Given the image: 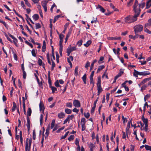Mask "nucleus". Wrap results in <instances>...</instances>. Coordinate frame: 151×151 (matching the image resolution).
<instances>
[{"label":"nucleus","mask_w":151,"mask_h":151,"mask_svg":"<svg viewBox=\"0 0 151 151\" xmlns=\"http://www.w3.org/2000/svg\"><path fill=\"white\" fill-rule=\"evenodd\" d=\"M121 38L120 37H113L110 38V39L111 40H120Z\"/></svg>","instance_id":"nucleus-42"},{"label":"nucleus","mask_w":151,"mask_h":151,"mask_svg":"<svg viewBox=\"0 0 151 151\" xmlns=\"http://www.w3.org/2000/svg\"><path fill=\"white\" fill-rule=\"evenodd\" d=\"M97 89L98 90V95H99L100 93L102 92L103 91L101 88V85H97Z\"/></svg>","instance_id":"nucleus-11"},{"label":"nucleus","mask_w":151,"mask_h":151,"mask_svg":"<svg viewBox=\"0 0 151 151\" xmlns=\"http://www.w3.org/2000/svg\"><path fill=\"white\" fill-rule=\"evenodd\" d=\"M42 60L40 59L39 58L38 61V63L39 65L40 66H41L42 65Z\"/></svg>","instance_id":"nucleus-55"},{"label":"nucleus","mask_w":151,"mask_h":151,"mask_svg":"<svg viewBox=\"0 0 151 151\" xmlns=\"http://www.w3.org/2000/svg\"><path fill=\"white\" fill-rule=\"evenodd\" d=\"M32 142V139H30L29 140L27 138L26 140L25 145V151H29Z\"/></svg>","instance_id":"nucleus-4"},{"label":"nucleus","mask_w":151,"mask_h":151,"mask_svg":"<svg viewBox=\"0 0 151 151\" xmlns=\"http://www.w3.org/2000/svg\"><path fill=\"white\" fill-rule=\"evenodd\" d=\"M105 67V66L104 65H101L99 66L97 71V73H99V72L100 71L102 70Z\"/></svg>","instance_id":"nucleus-16"},{"label":"nucleus","mask_w":151,"mask_h":151,"mask_svg":"<svg viewBox=\"0 0 151 151\" xmlns=\"http://www.w3.org/2000/svg\"><path fill=\"white\" fill-rule=\"evenodd\" d=\"M66 106L68 107L71 108L72 106V103L70 102L67 103L66 104Z\"/></svg>","instance_id":"nucleus-43"},{"label":"nucleus","mask_w":151,"mask_h":151,"mask_svg":"<svg viewBox=\"0 0 151 151\" xmlns=\"http://www.w3.org/2000/svg\"><path fill=\"white\" fill-rule=\"evenodd\" d=\"M59 37L60 40H63V38L64 36L63 35L60 34L59 35Z\"/></svg>","instance_id":"nucleus-54"},{"label":"nucleus","mask_w":151,"mask_h":151,"mask_svg":"<svg viewBox=\"0 0 151 151\" xmlns=\"http://www.w3.org/2000/svg\"><path fill=\"white\" fill-rule=\"evenodd\" d=\"M65 113L68 114H70L72 112L71 110L68 108L65 109Z\"/></svg>","instance_id":"nucleus-21"},{"label":"nucleus","mask_w":151,"mask_h":151,"mask_svg":"<svg viewBox=\"0 0 151 151\" xmlns=\"http://www.w3.org/2000/svg\"><path fill=\"white\" fill-rule=\"evenodd\" d=\"M148 79L147 78H146L143 80L141 82V84H143L148 81Z\"/></svg>","instance_id":"nucleus-53"},{"label":"nucleus","mask_w":151,"mask_h":151,"mask_svg":"<svg viewBox=\"0 0 151 151\" xmlns=\"http://www.w3.org/2000/svg\"><path fill=\"white\" fill-rule=\"evenodd\" d=\"M89 65L90 63L89 62H88L85 65V67L86 69H88V67L89 66Z\"/></svg>","instance_id":"nucleus-63"},{"label":"nucleus","mask_w":151,"mask_h":151,"mask_svg":"<svg viewBox=\"0 0 151 151\" xmlns=\"http://www.w3.org/2000/svg\"><path fill=\"white\" fill-rule=\"evenodd\" d=\"M50 88H51L52 90V93H54L56 91H57V88L55 87L52 86Z\"/></svg>","instance_id":"nucleus-26"},{"label":"nucleus","mask_w":151,"mask_h":151,"mask_svg":"<svg viewBox=\"0 0 151 151\" xmlns=\"http://www.w3.org/2000/svg\"><path fill=\"white\" fill-rule=\"evenodd\" d=\"M24 1H25V4L28 6L29 7L30 6V4L29 3L27 0H24Z\"/></svg>","instance_id":"nucleus-64"},{"label":"nucleus","mask_w":151,"mask_h":151,"mask_svg":"<svg viewBox=\"0 0 151 151\" xmlns=\"http://www.w3.org/2000/svg\"><path fill=\"white\" fill-rule=\"evenodd\" d=\"M147 87V86L146 85H144L142 86L141 88V91H143Z\"/></svg>","instance_id":"nucleus-51"},{"label":"nucleus","mask_w":151,"mask_h":151,"mask_svg":"<svg viewBox=\"0 0 151 151\" xmlns=\"http://www.w3.org/2000/svg\"><path fill=\"white\" fill-rule=\"evenodd\" d=\"M55 86L57 87H61L59 85V82L58 80L56 81L55 83Z\"/></svg>","instance_id":"nucleus-35"},{"label":"nucleus","mask_w":151,"mask_h":151,"mask_svg":"<svg viewBox=\"0 0 151 151\" xmlns=\"http://www.w3.org/2000/svg\"><path fill=\"white\" fill-rule=\"evenodd\" d=\"M65 115V114L62 112L58 114V117L60 119H62L63 118Z\"/></svg>","instance_id":"nucleus-12"},{"label":"nucleus","mask_w":151,"mask_h":151,"mask_svg":"<svg viewBox=\"0 0 151 151\" xmlns=\"http://www.w3.org/2000/svg\"><path fill=\"white\" fill-rule=\"evenodd\" d=\"M19 135H20V142L21 143H22L23 138H22V133L21 131H20Z\"/></svg>","instance_id":"nucleus-34"},{"label":"nucleus","mask_w":151,"mask_h":151,"mask_svg":"<svg viewBox=\"0 0 151 151\" xmlns=\"http://www.w3.org/2000/svg\"><path fill=\"white\" fill-rule=\"evenodd\" d=\"M73 105L77 108L81 106L80 103L78 100H74L73 101Z\"/></svg>","instance_id":"nucleus-6"},{"label":"nucleus","mask_w":151,"mask_h":151,"mask_svg":"<svg viewBox=\"0 0 151 151\" xmlns=\"http://www.w3.org/2000/svg\"><path fill=\"white\" fill-rule=\"evenodd\" d=\"M90 84H92L93 85V87L94 86V82L93 81V78H90Z\"/></svg>","instance_id":"nucleus-58"},{"label":"nucleus","mask_w":151,"mask_h":151,"mask_svg":"<svg viewBox=\"0 0 151 151\" xmlns=\"http://www.w3.org/2000/svg\"><path fill=\"white\" fill-rule=\"evenodd\" d=\"M131 122V120L128 122L127 126L126 128V130L127 131L129 130V129L130 128V125L132 123Z\"/></svg>","instance_id":"nucleus-22"},{"label":"nucleus","mask_w":151,"mask_h":151,"mask_svg":"<svg viewBox=\"0 0 151 151\" xmlns=\"http://www.w3.org/2000/svg\"><path fill=\"white\" fill-rule=\"evenodd\" d=\"M82 126V130L83 131L85 130L86 129V126L85 124H81Z\"/></svg>","instance_id":"nucleus-56"},{"label":"nucleus","mask_w":151,"mask_h":151,"mask_svg":"<svg viewBox=\"0 0 151 151\" xmlns=\"http://www.w3.org/2000/svg\"><path fill=\"white\" fill-rule=\"evenodd\" d=\"M70 119L68 116L67 117L66 119L64 121L63 124H65L67 123V122H69Z\"/></svg>","instance_id":"nucleus-40"},{"label":"nucleus","mask_w":151,"mask_h":151,"mask_svg":"<svg viewBox=\"0 0 151 151\" xmlns=\"http://www.w3.org/2000/svg\"><path fill=\"white\" fill-rule=\"evenodd\" d=\"M55 123V120H53L52 121L51 124L50 128L51 129H52L54 126Z\"/></svg>","instance_id":"nucleus-38"},{"label":"nucleus","mask_w":151,"mask_h":151,"mask_svg":"<svg viewBox=\"0 0 151 151\" xmlns=\"http://www.w3.org/2000/svg\"><path fill=\"white\" fill-rule=\"evenodd\" d=\"M43 115L42 114H41L40 117V125L41 126L43 122Z\"/></svg>","instance_id":"nucleus-31"},{"label":"nucleus","mask_w":151,"mask_h":151,"mask_svg":"<svg viewBox=\"0 0 151 151\" xmlns=\"http://www.w3.org/2000/svg\"><path fill=\"white\" fill-rule=\"evenodd\" d=\"M48 3L47 1H46L45 0L43 1L42 2V5L43 7H45L47 6V4Z\"/></svg>","instance_id":"nucleus-23"},{"label":"nucleus","mask_w":151,"mask_h":151,"mask_svg":"<svg viewBox=\"0 0 151 151\" xmlns=\"http://www.w3.org/2000/svg\"><path fill=\"white\" fill-rule=\"evenodd\" d=\"M82 40H79L77 42V44L79 46H80L82 45Z\"/></svg>","instance_id":"nucleus-46"},{"label":"nucleus","mask_w":151,"mask_h":151,"mask_svg":"<svg viewBox=\"0 0 151 151\" xmlns=\"http://www.w3.org/2000/svg\"><path fill=\"white\" fill-rule=\"evenodd\" d=\"M13 106L12 109V111L13 112L15 110L16 108L17 105L14 102H13Z\"/></svg>","instance_id":"nucleus-24"},{"label":"nucleus","mask_w":151,"mask_h":151,"mask_svg":"<svg viewBox=\"0 0 151 151\" xmlns=\"http://www.w3.org/2000/svg\"><path fill=\"white\" fill-rule=\"evenodd\" d=\"M123 73V72H122L119 73L118 75H117L116 76H115V78H116V79H117L119 77L121 76L122 73Z\"/></svg>","instance_id":"nucleus-50"},{"label":"nucleus","mask_w":151,"mask_h":151,"mask_svg":"<svg viewBox=\"0 0 151 151\" xmlns=\"http://www.w3.org/2000/svg\"><path fill=\"white\" fill-rule=\"evenodd\" d=\"M36 28V29H38L41 28V26L40 24L37 23L35 24Z\"/></svg>","instance_id":"nucleus-45"},{"label":"nucleus","mask_w":151,"mask_h":151,"mask_svg":"<svg viewBox=\"0 0 151 151\" xmlns=\"http://www.w3.org/2000/svg\"><path fill=\"white\" fill-rule=\"evenodd\" d=\"M78 67L76 66L75 69V73H74V75L76 76H77L78 75Z\"/></svg>","instance_id":"nucleus-25"},{"label":"nucleus","mask_w":151,"mask_h":151,"mask_svg":"<svg viewBox=\"0 0 151 151\" xmlns=\"http://www.w3.org/2000/svg\"><path fill=\"white\" fill-rule=\"evenodd\" d=\"M81 123V124H85L86 123V119L84 118H82Z\"/></svg>","instance_id":"nucleus-47"},{"label":"nucleus","mask_w":151,"mask_h":151,"mask_svg":"<svg viewBox=\"0 0 151 151\" xmlns=\"http://www.w3.org/2000/svg\"><path fill=\"white\" fill-rule=\"evenodd\" d=\"M27 126L28 130H29L30 129V121L29 118V116H27Z\"/></svg>","instance_id":"nucleus-14"},{"label":"nucleus","mask_w":151,"mask_h":151,"mask_svg":"<svg viewBox=\"0 0 151 151\" xmlns=\"http://www.w3.org/2000/svg\"><path fill=\"white\" fill-rule=\"evenodd\" d=\"M135 35L134 36H133L132 35H129V37L130 38H131V39H133L134 40H135L137 38V34H135Z\"/></svg>","instance_id":"nucleus-28"},{"label":"nucleus","mask_w":151,"mask_h":151,"mask_svg":"<svg viewBox=\"0 0 151 151\" xmlns=\"http://www.w3.org/2000/svg\"><path fill=\"white\" fill-rule=\"evenodd\" d=\"M23 78L24 79H25L26 77V73L24 70L23 71Z\"/></svg>","instance_id":"nucleus-61"},{"label":"nucleus","mask_w":151,"mask_h":151,"mask_svg":"<svg viewBox=\"0 0 151 151\" xmlns=\"http://www.w3.org/2000/svg\"><path fill=\"white\" fill-rule=\"evenodd\" d=\"M82 78L84 82V83L85 84H86V74H85L82 77Z\"/></svg>","instance_id":"nucleus-18"},{"label":"nucleus","mask_w":151,"mask_h":151,"mask_svg":"<svg viewBox=\"0 0 151 151\" xmlns=\"http://www.w3.org/2000/svg\"><path fill=\"white\" fill-rule=\"evenodd\" d=\"M33 19L35 21L37 20L39 18V16L38 14H35L32 16Z\"/></svg>","instance_id":"nucleus-17"},{"label":"nucleus","mask_w":151,"mask_h":151,"mask_svg":"<svg viewBox=\"0 0 151 151\" xmlns=\"http://www.w3.org/2000/svg\"><path fill=\"white\" fill-rule=\"evenodd\" d=\"M32 113V110L30 108H29L28 109L27 112V116H30Z\"/></svg>","instance_id":"nucleus-20"},{"label":"nucleus","mask_w":151,"mask_h":151,"mask_svg":"<svg viewBox=\"0 0 151 151\" xmlns=\"http://www.w3.org/2000/svg\"><path fill=\"white\" fill-rule=\"evenodd\" d=\"M133 2V1L130 0L129 2L127 3V6L128 7L131 6Z\"/></svg>","instance_id":"nucleus-49"},{"label":"nucleus","mask_w":151,"mask_h":151,"mask_svg":"<svg viewBox=\"0 0 151 151\" xmlns=\"http://www.w3.org/2000/svg\"><path fill=\"white\" fill-rule=\"evenodd\" d=\"M104 57L102 56L100 57L99 60L98 61V63L99 64L102 63L103 62H102L101 61H102L104 60Z\"/></svg>","instance_id":"nucleus-33"},{"label":"nucleus","mask_w":151,"mask_h":151,"mask_svg":"<svg viewBox=\"0 0 151 151\" xmlns=\"http://www.w3.org/2000/svg\"><path fill=\"white\" fill-rule=\"evenodd\" d=\"M142 119L145 125L148 124V119L147 118H145L144 115L142 116Z\"/></svg>","instance_id":"nucleus-13"},{"label":"nucleus","mask_w":151,"mask_h":151,"mask_svg":"<svg viewBox=\"0 0 151 151\" xmlns=\"http://www.w3.org/2000/svg\"><path fill=\"white\" fill-rule=\"evenodd\" d=\"M96 9H100V11L102 13H104L105 12V9L100 5H98L96 7Z\"/></svg>","instance_id":"nucleus-10"},{"label":"nucleus","mask_w":151,"mask_h":151,"mask_svg":"<svg viewBox=\"0 0 151 151\" xmlns=\"http://www.w3.org/2000/svg\"><path fill=\"white\" fill-rule=\"evenodd\" d=\"M51 60L52 61V68H51V70H53L54 69V68L55 67V63L52 60V59H51Z\"/></svg>","instance_id":"nucleus-36"},{"label":"nucleus","mask_w":151,"mask_h":151,"mask_svg":"<svg viewBox=\"0 0 151 151\" xmlns=\"http://www.w3.org/2000/svg\"><path fill=\"white\" fill-rule=\"evenodd\" d=\"M76 50V47H71L70 46H69L67 50V55L68 56H69L70 53Z\"/></svg>","instance_id":"nucleus-5"},{"label":"nucleus","mask_w":151,"mask_h":151,"mask_svg":"<svg viewBox=\"0 0 151 151\" xmlns=\"http://www.w3.org/2000/svg\"><path fill=\"white\" fill-rule=\"evenodd\" d=\"M39 108L40 111H42L43 113H44V111L45 109V107L44 105L43 102H42L41 101H40L39 104Z\"/></svg>","instance_id":"nucleus-7"},{"label":"nucleus","mask_w":151,"mask_h":151,"mask_svg":"<svg viewBox=\"0 0 151 151\" xmlns=\"http://www.w3.org/2000/svg\"><path fill=\"white\" fill-rule=\"evenodd\" d=\"M50 129V127L49 126L46 129L45 134L46 135L45 137H47L49 133V130Z\"/></svg>","instance_id":"nucleus-15"},{"label":"nucleus","mask_w":151,"mask_h":151,"mask_svg":"<svg viewBox=\"0 0 151 151\" xmlns=\"http://www.w3.org/2000/svg\"><path fill=\"white\" fill-rule=\"evenodd\" d=\"M134 73L133 75L135 77H137L138 75V71H137L135 70H134Z\"/></svg>","instance_id":"nucleus-32"},{"label":"nucleus","mask_w":151,"mask_h":151,"mask_svg":"<svg viewBox=\"0 0 151 151\" xmlns=\"http://www.w3.org/2000/svg\"><path fill=\"white\" fill-rule=\"evenodd\" d=\"M70 34H71L70 32H68L67 35H66V37L65 38V43L68 40V38L69 37H70Z\"/></svg>","instance_id":"nucleus-29"},{"label":"nucleus","mask_w":151,"mask_h":151,"mask_svg":"<svg viewBox=\"0 0 151 151\" xmlns=\"http://www.w3.org/2000/svg\"><path fill=\"white\" fill-rule=\"evenodd\" d=\"M139 16V12L137 14L135 13L134 15L132 17L130 16H128L124 18V21L125 22L127 23H130L133 22L137 20V17Z\"/></svg>","instance_id":"nucleus-2"},{"label":"nucleus","mask_w":151,"mask_h":151,"mask_svg":"<svg viewBox=\"0 0 151 151\" xmlns=\"http://www.w3.org/2000/svg\"><path fill=\"white\" fill-rule=\"evenodd\" d=\"M48 83H49V85L50 88L51 87H52V83H51V81L50 78H49L48 79Z\"/></svg>","instance_id":"nucleus-62"},{"label":"nucleus","mask_w":151,"mask_h":151,"mask_svg":"<svg viewBox=\"0 0 151 151\" xmlns=\"http://www.w3.org/2000/svg\"><path fill=\"white\" fill-rule=\"evenodd\" d=\"M31 53L32 54V55L34 57H36V53L35 52V51L34 49H32L31 51Z\"/></svg>","instance_id":"nucleus-41"},{"label":"nucleus","mask_w":151,"mask_h":151,"mask_svg":"<svg viewBox=\"0 0 151 151\" xmlns=\"http://www.w3.org/2000/svg\"><path fill=\"white\" fill-rule=\"evenodd\" d=\"M89 147L90 149V151H93L95 147V146L92 143L88 144Z\"/></svg>","instance_id":"nucleus-9"},{"label":"nucleus","mask_w":151,"mask_h":151,"mask_svg":"<svg viewBox=\"0 0 151 151\" xmlns=\"http://www.w3.org/2000/svg\"><path fill=\"white\" fill-rule=\"evenodd\" d=\"M79 139L78 138H76V139L75 141V144L78 146V145H79Z\"/></svg>","instance_id":"nucleus-57"},{"label":"nucleus","mask_w":151,"mask_h":151,"mask_svg":"<svg viewBox=\"0 0 151 151\" xmlns=\"http://www.w3.org/2000/svg\"><path fill=\"white\" fill-rule=\"evenodd\" d=\"M145 6V3L142 2L139 4L137 0H136L133 6V9L135 13L137 14L139 11V15L141 11V9H143Z\"/></svg>","instance_id":"nucleus-1"},{"label":"nucleus","mask_w":151,"mask_h":151,"mask_svg":"<svg viewBox=\"0 0 151 151\" xmlns=\"http://www.w3.org/2000/svg\"><path fill=\"white\" fill-rule=\"evenodd\" d=\"M69 132L68 131V132H67L65 134L63 135V136H62L61 138H60V139H65V138L66 137L68 136V134H69Z\"/></svg>","instance_id":"nucleus-27"},{"label":"nucleus","mask_w":151,"mask_h":151,"mask_svg":"<svg viewBox=\"0 0 151 151\" xmlns=\"http://www.w3.org/2000/svg\"><path fill=\"white\" fill-rule=\"evenodd\" d=\"M143 72V76H146V75H150V73L147 71H145Z\"/></svg>","instance_id":"nucleus-59"},{"label":"nucleus","mask_w":151,"mask_h":151,"mask_svg":"<svg viewBox=\"0 0 151 151\" xmlns=\"http://www.w3.org/2000/svg\"><path fill=\"white\" fill-rule=\"evenodd\" d=\"M21 5L22 7L24 9H25V6L24 4V2L23 1L21 2Z\"/></svg>","instance_id":"nucleus-60"},{"label":"nucleus","mask_w":151,"mask_h":151,"mask_svg":"<svg viewBox=\"0 0 151 151\" xmlns=\"http://www.w3.org/2000/svg\"><path fill=\"white\" fill-rule=\"evenodd\" d=\"M146 6L145 7V10L148 9L151 7V0H147L146 2Z\"/></svg>","instance_id":"nucleus-8"},{"label":"nucleus","mask_w":151,"mask_h":151,"mask_svg":"<svg viewBox=\"0 0 151 151\" xmlns=\"http://www.w3.org/2000/svg\"><path fill=\"white\" fill-rule=\"evenodd\" d=\"M143 26L141 24H138L135 26L134 27V29L135 34L142 31L143 29Z\"/></svg>","instance_id":"nucleus-3"},{"label":"nucleus","mask_w":151,"mask_h":151,"mask_svg":"<svg viewBox=\"0 0 151 151\" xmlns=\"http://www.w3.org/2000/svg\"><path fill=\"white\" fill-rule=\"evenodd\" d=\"M74 136L73 135H71L68 138V140L69 141L73 140L74 139Z\"/></svg>","instance_id":"nucleus-48"},{"label":"nucleus","mask_w":151,"mask_h":151,"mask_svg":"<svg viewBox=\"0 0 151 151\" xmlns=\"http://www.w3.org/2000/svg\"><path fill=\"white\" fill-rule=\"evenodd\" d=\"M141 130H145L146 132H147L148 130V124H145V127L142 129V128H141Z\"/></svg>","instance_id":"nucleus-37"},{"label":"nucleus","mask_w":151,"mask_h":151,"mask_svg":"<svg viewBox=\"0 0 151 151\" xmlns=\"http://www.w3.org/2000/svg\"><path fill=\"white\" fill-rule=\"evenodd\" d=\"M144 31L149 34H151V31L147 28H145Z\"/></svg>","instance_id":"nucleus-39"},{"label":"nucleus","mask_w":151,"mask_h":151,"mask_svg":"<svg viewBox=\"0 0 151 151\" xmlns=\"http://www.w3.org/2000/svg\"><path fill=\"white\" fill-rule=\"evenodd\" d=\"M84 114L85 117L87 119L90 116V114L88 113H84Z\"/></svg>","instance_id":"nucleus-52"},{"label":"nucleus","mask_w":151,"mask_h":151,"mask_svg":"<svg viewBox=\"0 0 151 151\" xmlns=\"http://www.w3.org/2000/svg\"><path fill=\"white\" fill-rule=\"evenodd\" d=\"M145 149L147 150H151V146H149L147 145H145Z\"/></svg>","instance_id":"nucleus-30"},{"label":"nucleus","mask_w":151,"mask_h":151,"mask_svg":"<svg viewBox=\"0 0 151 151\" xmlns=\"http://www.w3.org/2000/svg\"><path fill=\"white\" fill-rule=\"evenodd\" d=\"M92 42L91 40H89L87 41L86 43L84 44V45L86 47H88L91 43Z\"/></svg>","instance_id":"nucleus-19"},{"label":"nucleus","mask_w":151,"mask_h":151,"mask_svg":"<svg viewBox=\"0 0 151 151\" xmlns=\"http://www.w3.org/2000/svg\"><path fill=\"white\" fill-rule=\"evenodd\" d=\"M122 119L123 120V123H124V124L125 125V124L126 122H127V119L126 118H125L123 115H122Z\"/></svg>","instance_id":"nucleus-44"}]
</instances>
